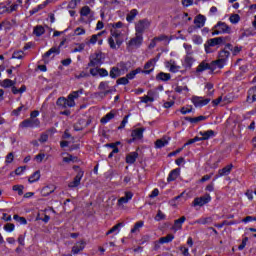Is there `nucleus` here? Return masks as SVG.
<instances>
[{
	"mask_svg": "<svg viewBox=\"0 0 256 256\" xmlns=\"http://www.w3.org/2000/svg\"><path fill=\"white\" fill-rule=\"evenodd\" d=\"M109 26L111 27V37L108 38L110 49H119L123 45V41H125L129 28L121 21L110 23Z\"/></svg>",
	"mask_w": 256,
	"mask_h": 256,
	"instance_id": "nucleus-1",
	"label": "nucleus"
},
{
	"mask_svg": "<svg viewBox=\"0 0 256 256\" xmlns=\"http://www.w3.org/2000/svg\"><path fill=\"white\" fill-rule=\"evenodd\" d=\"M103 53L96 52L90 55L88 67H101L103 65Z\"/></svg>",
	"mask_w": 256,
	"mask_h": 256,
	"instance_id": "nucleus-2",
	"label": "nucleus"
},
{
	"mask_svg": "<svg viewBox=\"0 0 256 256\" xmlns=\"http://www.w3.org/2000/svg\"><path fill=\"white\" fill-rule=\"evenodd\" d=\"M229 55H231V53L225 49L220 51L218 55V60L214 61V64H216V68L223 69V67L227 65Z\"/></svg>",
	"mask_w": 256,
	"mask_h": 256,
	"instance_id": "nucleus-3",
	"label": "nucleus"
},
{
	"mask_svg": "<svg viewBox=\"0 0 256 256\" xmlns=\"http://www.w3.org/2000/svg\"><path fill=\"white\" fill-rule=\"evenodd\" d=\"M217 69L216 64H214V61L211 63L207 62L206 60H203L196 68L197 75H201L204 71H215Z\"/></svg>",
	"mask_w": 256,
	"mask_h": 256,
	"instance_id": "nucleus-4",
	"label": "nucleus"
},
{
	"mask_svg": "<svg viewBox=\"0 0 256 256\" xmlns=\"http://www.w3.org/2000/svg\"><path fill=\"white\" fill-rule=\"evenodd\" d=\"M151 27L149 19H142L135 23V31L138 35H142Z\"/></svg>",
	"mask_w": 256,
	"mask_h": 256,
	"instance_id": "nucleus-5",
	"label": "nucleus"
},
{
	"mask_svg": "<svg viewBox=\"0 0 256 256\" xmlns=\"http://www.w3.org/2000/svg\"><path fill=\"white\" fill-rule=\"evenodd\" d=\"M215 31L213 32V35H221V34H229L231 33V27L227 25L225 22H218L215 26Z\"/></svg>",
	"mask_w": 256,
	"mask_h": 256,
	"instance_id": "nucleus-6",
	"label": "nucleus"
},
{
	"mask_svg": "<svg viewBox=\"0 0 256 256\" xmlns=\"http://www.w3.org/2000/svg\"><path fill=\"white\" fill-rule=\"evenodd\" d=\"M39 125H41V121L37 118L26 119L20 123L21 129L39 127Z\"/></svg>",
	"mask_w": 256,
	"mask_h": 256,
	"instance_id": "nucleus-7",
	"label": "nucleus"
},
{
	"mask_svg": "<svg viewBox=\"0 0 256 256\" xmlns=\"http://www.w3.org/2000/svg\"><path fill=\"white\" fill-rule=\"evenodd\" d=\"M207 203H211V195L204 194L201 197H197L193 201L194 207H203V205H207Z\"/></svg>",
	"mask_w": 256,
	"mask_h": 256,
	"instance_id": "nucleus-8",
	"label": "nucleus"
},
{
	"mask_svg": "<svg viewBox=\"0 0 256 256\" xmlns=\"http://www.w3.org/2000/svg\"><path fill=\"white\" fill-rule=\"evenodd\" d=\"M192 103H193L194 107H205V105H209V103H211V99L203 98V97H199V96H193Z\"/></svg>",
	"mask_w": 256,
	"mask_h": 256,
	"instance_id": "nucleus-9",
	"label": "nucleus"
},
{
	"mask_svg": "<svg viewBox=\"0 0 256 256\" xmlns=\"http://www.w3.org/2000/svg\"><path fill=\"white\" fill-rule=\"evenodd\" d=\"M156 63H157V59H155V58L149 60L144 65V70H141V73H144V75H149L150 73H153V69H155Z\"/></svg>",
	"mask_w": 256,
	"mask_h": 256,
	"instance_id": "nucleus-10",
	"label": "nucleus"
},
{
	"mask_svg": "<svg viewBox=\"0 0 256 256\" xmlns=\"http://www.w3.org/2000/svg\"><path fill=\"white\" fill-rule=\"evenodd\" d=\"M83 171H79L77 175L74 177V180L69 182L68 187L69 189H75V187H79L81 185V180L83 179Z\"/></svg>",
	"mask_w": 256,
	"mask_h": 256,
	"instance_id": "nucleus-11",
	"label": "nucleus"
},
{
	"mask_svg": "<svg viewBox=\"0 0 256 256\" xmlns=\"http://www.w3.org/2000/svg\"><path fill=\"white\" fill-rule=\"evenodd\" d=\"M56 189H57V186H55L54 184H48L40 190L41 196L49 197V195H51V193H55Z\"/></svg>",
	"mask_w": 256,
	"mask_h": 256,
	"instance_id": "nucleus-12",
	"label": "nucleus"
},
{
	"mask_svg": "<svg viewBox=\"0 0 256 256\" xmlns=\"http://www.w3.org/2000/svg\"><path fill=\"white\" fill-rule=\"evenodd\" d=\"M166 69H169L170 73H179L181 66L177 65L175 60H170L165 63Z\"/></svg>",
	"mask_w": 256,
	"mask_h": 256,
	"instance_id": "nucleus-13",
	"label": "nucleus"
},
{
	"mask_svg": "<svg viewBox=\"0 0 256 256\" xmlns=\"http://www.w3.org/2000/svg\"><path fill=\"white\" fill-rule=\"evenodd\" d=\"M195 61H196L195 57L190 56V55H185L184 59L182 61V67H184V69H186V70L191 69V67H193Z\"/></svg>",
	"mask_w": 256,
	"mask_h": 256,
	"instance_id": "nucleus-14",
	"label": "nucleus"
},
{
	"mask_svg": "<svg viewBox=\"0 0 256 256\" xmlns=\"http://www.w3.org/2000/svg\"><path fill=\"white\" fill-rule=\"evenodd\" d=\"M143 43V35L141 34H135V37L132 38L128 43V47H139Z\"/></svg>",
	"mask_w": 256,
	"mask_h": 256,
	"instance_id": "nucleus-15",
	"label": "nucleus"
},
{
	"mask_svg": "<svg viewBox=\"0 0 256 256\" xmlns=\"http://www.w3.org/2000/svg\"><path fill=\"white\" fill-rule=\"evenodd\" d=\"M56 105L58 107H61V109H67V107H75V106H71V100L65 97H60L57 99L56 101Z\"/></svg>",
	"mask_w": 256,
	"mask_h": 256,
	"instance_id": "nucleus-16",
	"label": "nucleus"
},
{
	"mask_svg": "<svg viewBox=\"0 0 256 256\" xmlns=\"http://www.w3.org/2000/svg\"><path fill=\"white\" fill-rule=\"evenodd\" d=\"M232 170H233V164H229V165L225 166L224 168L219 169L216 179H219V177H227V175L231 174Z\"/></svg>",
	"mask_w": 256,
	"mask_h": 256,
	"instance_id": "nucleus-17",
	"label": "nucleus"
},
{
	"mask_svg": "<svg viewBox=\"0 0 256 256\" xmlns=\"http://www.w3.org/2000/svg\"><path fill=\"white\" fill-rule=\"evenodd\" d=\"M187 221V218L185 216H182L181 218L174 221V225L172 226V231L177 232L181 231L183 229V224Z\"/></svg>",
	"mask_w": 256,
	"mask_h": 256,
	"instance_id": "nucleus-18",
	"label": "nucleus"
},
{
	"mask_svg": "<svg viewBox=\"0 0 256 256\" xmlns=\"http://www.w3.org/2000/svg\"><path fill=\"white\" fill-rule=\"evenodd\" d=\"M84 90L79 89L78 91H73L68 95V99L70 100V105L75 107V99H79L80 95H83Z\"/></svg>",
	"mask_w": 256,
	"mask_h": 256,
	"instance_id": "nucleus-19",
	"label": "nucleus"
},
{
	"mask_svg": "<svg viewBox=\"0 0 256 256\" xmlns=\"http://www.w3.org/2000/svg\"><path fill=\"white\" fill-rule=\"evenodd\" d=\"M143 133H145V128H136L132 130V141H139L143 137Z\"/></svg>",
	"mask_w": 256,
	"mask_h": 256,
	"instance_id": "nucleus-20",
	"label": "nucleus"
},
{
	"mask_svg": "<svg viewBox=\"0 0 256 256\" xmlns=\"http://www.w3.org/2000/svg\"><path fill=\"white\" fill-rule=\"evenodd\" d=\"M133 199V193L132 192H125V196L124 197H121L119 200H118V207H122V205H125L127 203H129V201H131Z\"/></svg>",
	"mask_w": 256,
	"mask_h": 256,
	"instance_id": "nucleus-21",
	"label": "nucleus"
},
{
	"mask_svg": "<svg viewBox=\"0 0 256 256\" xmlns=\"http://www.w3.org/2000/svg\"><path fill=\"white\" fill-rule=\"evenodd\" d=\"M81 20L84 21L85 17H93V11L89 6H83L80 10Z\"/></svg>",
	"mask_w": 256,
	"mask_h": 256,
	"instance_id": "nucleus-22",
	"label": "nucleus"
},
{
	"mask_svg": "<svg viewBox=\"0 0 256 256\" xmlns=\"http://www.w3.org/2000/svg\"><path fill=\"white\" fill-rule=\"evenodd\" d=\"M181 175V169L176 168L174 170H172L168 177H167V181L168 183H171L172 181H177L178 177Z\"/></svg>",
	"mask_w": 256,
	"mask_h": 256,
	"instance_id": "nucleus-23",
	"label": "nucleus"
},
{
	"mask_svg": "<svg viewBox=\"0 0 256 256\" xmlns=\"http://www.w3.org/2000/svg\"><path fill=\"white\" fill-rule=\"evenodd\" d=\"M205 21H207V18H205L204 15L199 14L195 17L194 24L197 29H201V27H205Z\"/></svg>",
	"mask_w": 256,
	"mask_h": 256,
	"instance_id": "nucleus-24",
	"label": "nucleus"
},
{
	"mask_svg": "<svg viewBox=\"0 0 256 256\" xmlns=\"http://www.w3.org/2000/svg\"><path fill=\"white\" fill-rule=\"evenodd\" d=\"M83 249H85V241L81 240L72 247V253L73 255H77L78 253H81Z\"/></svg>",
	"mask_w": 256,
	"mask_h": 256,
	"instance_id": "nucleus-25",
	"label": "nucleus"
},
{
	"mask_svg": "<svg viewBox=\"0 0 256 256\" xmlns=\"http://www.w3.org/2000/svg\"><path fill=\"white\" fill-rule=\"evenodd\" d=\"M206 43L210 47H216V45H221V43H225V38H223V37L211 38V39L207 40Z\"/></svg>",
	"mask_w": 256,
	"mask_h": 256,
	"instance_id": "nucleus-26",
	"label": "nucleus"
},
{
	"mask_svg": "<svg viewBox=\"0 0 256 256\" xmlns=\"http://www.w3.org/2000/svg\"><path fill=\"white\" fill-rule=\"evenodd\" d=\"M213 223V218L211 217H202L193 222L192 225H211Z\"/></svg>",
	"mask_w": 256,
	"mask_h": 256,
	"instance_id": "nucleus-27",
	"label": "nucleus"
},
{
	"mask_svg": "<svg viewBox=\"0 0 256 256\" xmlns=\"http://www.w3.org/2000/svg\"><path fill=\"white\" fill-rule=\"evenodd\" d=\"M138 157H139V153H137V152H130L126 156V163L128 165H133V163H135L137 161Z\"/></svg>",
	"mask_w": 256,
	"mask_h": 256,
	"instance_id": "nucleus-28",
	"label": "nucleus"
},
{
	"mask_svg": "<svg viewBox=\"0 0 256 256\" xmlns=\"http://www.w3.org/2000/svg\"><path fill=\"white\" fill-rule=\"evenodd\" d=\"M225 49H228L229 51L232 52V55L236 56L239 55L241 53V51H243V47L241 46H235L233 47L232 44H226Z\"/></svg>",
	"mask_w": 256,
	"mask_h": 256,
	"instance_id": "nucleus-29",
	"label": "nucleus"
},
{
	"mask_svg": "<svg viewBox=\"0 0 256 256\" xmlns=\"http://www.w3.org/2000/svg\"><path fill=\"white\" fill-rule=\"evenodd\" d=\"M256 101V86L248 90L247 103Z\"/></svg>",
	"mask_w": 256,
	"mask_h": 256,
	"instance_id": "nucleus-30",
	"label": "nucleus"
},
{
	"mask_svg": "<svg viewBox=\"0 0 256 256\" xmlns=\"http://www.w3.org/2000/svg\"><path fill=\"white\" fill-rule=\"evenodd\" d=\"M204 141H208L211 137H215L216 133L213 130L201 131L199 133Z\"/></svg>",
	"mask_w": 256,
	"mask_h": 256,
	"instance_id": "nucleus-31",
	"label": "nucleus"
},
{
	"mask_svg": "<svg viewBox=\"0 0 256 256\" xmlns=\"http://www.w3.org/2000/svg\"><path fill=\"white\" fill-rule=\"evenodd\" d=\"M165 145H169V138L158 139L155 142L156 149H162V147H165Z\"/></svg>",
	"mask_w": 256,
	"mask_h": 256,
	"instance_id": "nucleus-32",
	"label": "nucleus"
},
{
	"mask_svg": "<svg viewBox=\"0 0 256 256\" xmlns=\"http://www.w3.org/2000/svg\"><path fill=\"white\" fill-rule=\"evenodd\" d=\"M39 179H41V171L37 170L28 178V182L29 183H37V181H39Z\"/></svg>",
	"mask_w": 256,
	"mask_h": 256,
	"instance_id": "nucleus-33",
	"label": "nucleus"
},
{
	"mask_svg": "<svg viewBox=\"0 0 256 256\" xmlns=\"http://www.w3.org/2000/svg\"><path fill=\"white\" fill-rule=\"evenodd\" d=\"M105 31L99 32L98 34H94L90 37L89 41L87 42V45H95L99 41V37L103 35Z\"/></svg>",
	"mask_w": 256,
	"mask_h": 256,
	"instance_id": "nucleus-34",
	"label": "nucleus"
},
{
	"mask_svg": "<svg viewBox=\"0 0 256 256\" xmlns=\"http://www.w3.org/2000/svg\"><path fill=\"white\" fill-rule=\"evenodd\" d=\"M205 119H207V117L205 116H198V117H186L185 118V121H189V123H192V124H197V123H200V121H205Z\"/></svg>",
	"mask_w": 256,
	"mask_h": 256,
	"instance_id": "nucleus-35",
	"label": "nucleus"
},
{
	"mask_svg": "<svg viewBox=\"0 0 256 256\" xmlns=\"http://www.w3.org/2000/svg\"><path fill=\"white\" fill-rule=\"evenodd\" d=\"M115 118V113H113V111L107 113L104 117L101 118L100 123H102L103 125H105L106 123H109V121H111V119Z\"/></svg>",
	"mask_w": 256,
	"mask_h": 256,
	"instance_id": "nucleus-36",
	"label": "nucleus"
},
{
	"mask_svg": "<svg viewBox=\"0 0 256 256\" xmlns=\"http://www.w3.org/2000/svg\"><path fill=\"white\" fill-rule=\"evenodd\" d=\"M53 53H55L56 55H59V53H61L60 48L58 47H52L49 51H47L44 55L43 58L47 59L49 57H51V55H53Z\"/></svg>",
	"mask_w": 256,
	"mask_h": 256,
	"instance_id": "nucleus-37",
	"label": "nucleus"
},
{
	"mask_svg": "<svg viewBox=\"0 0 256 256\" xmlns=\"http://www.w3.org/2000/svg\"><path fill=\"white\" fill-rule=\"evenodd\" d=\"M121 70L118 67H112L109 73V76L111 79H117V77H120Z\"/></svg>",
	"mask_w": 256,
	"mask_h": 256,
	"instance_id": "nucleus-38",
	"label": "nucleus"
},
{
	"mask_svg": "<svg viewBox=\"0 0 256 256\" xmlns=\"http://www.w3.org/2000/svg\"><path fill=\"white\" fill-rule=\"evenodd\" d=\"M185 195V192H182L180 195L174 197L172 200H170V205L172 207H177L179 205V202L181 201L182 197Z\"/></svg>",
	"mask_w": 256,
	"mask_h": 256,
	"instance_id": "nucleus-39",
	"label": "nucleus"
},
{
	"mask_svg": "<svg viewBox=\"0 0 256 256\" xmlns=\"http://www.w3.org/2000/svg\"><path fill=\"white\" fill-rule=\"evenodd\" d=\"M138 13L139 12L137 11V9L131 10L130 13H128L126 16V20L128 21V23H131L132 21H134Z\"/></svg>",
	"mask_w": 256,
	"mask_h": 256,
	"instance_id": "nucleus-40",
	"label": "nucleus"
},
{
	"mask_svg": "<svg viewBox=\"0 0 256 256\" xmlns=\"http://www.w3.org/2000/svg\"><path fill=\"white\" fill-rule=\"evenodd\" d=\"M173 239H175V235L168 234L166 237H161L158 242L163 245L165 243H171V241H173Z\"/></svg>",
	"mask_w": 256,
	"mask_h": 256,
	"instance_id": "nucleus-41",
	"label": "nucleus"
},
{
	"mask_svg": "<svg viewBox=\"0 0 256 256\" xmlns=\"http://www.w3.org/2000/svg\"><path fill=\"white\" fill-rule=\"evenodd\" d=\"M156 79H159L160 81H170L171 80V74L169 73H164L160 72L157 76Z\"/></svg>",
	"mask_w": 256,
	"mask_h": 256,
	"instance_id": "nucleus-42",
	"label": "nucleus"
},
{
	"mask_svg": "<svg viewBox=\"0 0 256 256\" xmlns=\"http://www.w3.org/2000/svg\"><path fill=\"white\" fill-rule=\"evenodd\" d=\"M139 73H141V68H136L135 70H132L131 72H129L126 75V78H128V81L133 80L134 77H136L137 75H139Z\"/></svg>",
	"mask_w": 256,
	"mask_h": 256,
	"instance_id": "nucleus-43",
	"label": "nucleus"
},
{
	"mask_svg": "<svg viewBox=\"0 0 256 256\" xmlns=\"http://www.w3.org/2000/svg\"><path fill=\"white\" fill-rule=\"evenodd\" d=\"M12 59H25V52L23 50L14 51Z\"/></svg>",
	"mask_w": 256,
	"mask_h": 256,
	"instance_id": "nucleus-44",
	"label": "nucleus"
},
{
	"mask_svg": "<svg viewBox=\"0 0 256 256\" xmlns=\"http://www.w3.org/2000/svg\"><path fill=\"white\" fill-rule=\"evenodd\" d=\"M33 33L36 37H41L45 33V28L43 26H36Z\"/></svg>",
	"mask_w": 256,
	"mask_h": 256,
	"instance_id": "nucleus-45",
	"label": "nucleus"
},
{
	"mask_svg": "<svg viewBox=\"0 0 256 256\" xmlns=\"http://www.w3.org/2000/svg\"><path fill=\"white\" fill-rule=\"evenodd\" d=\"M13 85H15V81L11 79H4L1 83V87H4L5 89L13 87Z\"/></svg>",
	"mask_w": 256,
	"mask_h": 256,
	"instance_id": "nucleus-46",
	"label": "nucleus"
},
{
	"mask_svg": "<svg viewBox=\"0 0 256 256\" xmlns=\"http://www.w3.org/2000/svg\"><path fill=\"white\" fill-rule=\"evenodd\" d=\"M229 21L230 23H232L233 25H237V23H239V21H241V16H239V14H232L229 17Z\"/></svg>",
	"mask_w": 256,
	"mask_h": 256,
	"instance_id": "nucleus-47",
	"label": "nucleus"
},
{
	"mask_svg": "<svg viewBox=\"0 0 256 256\" xmlns=\"http://www.w3.org/2000/svg\"><path fill=\"white\" fill-rule=\"evenodd\" d=\"M123 227V223H118L115 226H113L106 235H111V233H119V228Z\"/></svg>",
	"mask_w": 256,
	"mask_h": 256,
	"instance_id": "nucleus-48",
	"label": "nucleus"
},
{
	"mask_svg": "<svg viewBox=\"0 0 256 256\" xmlns=\"http://www.w3.org/2000/svg\"><path fill=\"white\" fill-rule=\"evenodd\" d=\"M174 90L176 93H183V91H186V93H189V87H187V85H182V86L177 85L174 88Z\"/></svg>",
	"mask_w": 256,
	"mask_h": 256,
	"instance_id": "nucleus-49",
	"label": "nucleus"
},
{
	"mask_svg": "<svg viewBox=\"0 0 256 256\" xmlns=\"http://www.w3.org/2000/svg\"><path fill=\"white\" fill-rule=\"evenodd\" d=\"M205 89L208 90L207 95L209 97H213V93H215V90H213V83L207 82L205 85Z\"/></svg>",
	"mask_w": 256,
	"mask_h": 256,
	"instance_id": "nucleus-50",
	"label": "nucleus"
},
{
	"mask_svg": "<svg viewBox=\"0 0 256 256\" xmlns=\"http://www.w3.org/2000/svg\"><path fill=\"white\" fill-rule=\"evenodd\" d=\"M183 47L185 49L186 55L193 56V46H191V44L184 43Z\"/></svg>",
	"mask_w": 256,
	"mask_h": 256,
	"instance_id": "nucleus-51",
	"label": "nucleus"
},
{
	"mask_svg": "<svg viewBox=\"0 0 256 256\" xmlns=\"http://www.w3.org/2000/svg\"><path fill=\"white\" fill-rule=\"evenodd\" d=\"M19 5H23V0H17L14 4L10 6V12L17 11L19 9Z\"/></svg>",
	"mask_w": 256,
	"mask_h": 256,
	"instance_id": "nucleus-52",
	"label": "nucleus"
},
{
	"mask_svg": "<svg viewBox=\"0 0 256 256\" xmlns=\"http://www.w3.org/2000/svg\"><path fill=\"white\" fill-rule=\"evenodd\" d=\"M14 221H17L20 223V225H27V219L25 217H20L19 215H14L13 217Z\"/></svg>",
	"mask_w": 256,
	"mask_h": 256,
	"instance_id": "nucleus-53",
	"label": "nucleus"
},
{
	"mask_svg": "<svg viewBox=\"0 0 256 256\" xmlns=\"http://www.w3.org/2000/svg\"><path fill=\"white\" fill-rule=\"evenodd\" d=\"M166 215L163 213V211H161V210H158V212H157V214H156V216H155V221H163V220H165L166 219Z\"/></svg>",
	"mask_w": 256,
	"mask_h": 256,
	"instance_id": "nucleus-54",
	"label": "nucleus"
},
{
	"mask_svg": "<svg viewBox=\"0 0 256 256\" xmlns=\"http://www.w3.org/2000/svg\"><path fill=\"white\" fill-rule=\"evenodd\" d=\"M192 41L195 45H201L203 43V38L199 35L192 36Z\"/></svg>",
	"mask_w": 256,
	"mask_h": 256,
	"instance_id": "nucleus-55",
	"label": "nucleus"
},
{
	"mask_svg": "<svg viewBox=\"0 0 256 256\" xmlns=\"http://www.w3.org/2000/svg\"><path fill=\"white\" fill-rule=\"evenodd\" d=\"M141 227H143V221L136 222L134 227L131 229V233H137Z\"/></svg>",
	"mask_w": 256,
	"mask_h": 256,
	"instance_id": "nucleus-56",
	"label": "nucleus"
},
{
	"mask_svg": "<svg viewBox=\"0 0 256 256\" xmlns=\"http://www.w3.org/2000/svg\"><path fill=\"white\" fill-rule=\"evenodd\" d=\"M117 85H129V79L126 77L119 78L116 81Z\"/></svg>",
	"mask_w": 256,
	"mask_h": 256,
	"instance_id": "nucleus-57",
	"label": "nucleus"
},
{
	"mask_svg": "<svg viewBox=\"0 0 256 256\" xmlns=\"http://www.w3.org/2000/svg\"><path fill=\"white\" fill-rule=\"evenodd\" d=\"M4 231H7L8 233H12V231H15V224L7 223L4 226Z\"/></svg>",
	"mask_w": 256,
	"mask_h": 256,
	"instance_id": "nucleus-58",
	"label": "nucleus"
},
{
	"mask_svg": "<svg viewBox=\"0 0 256 256\" xmlns=\"http://www.w3.org/2000/svg\"><path fill=\"white\" fill-rule=\"evenodd\" d=\"M23 189H25V187L23 185H14L13 186V191H17L18 195H23Z\"/></svg>",
	"mask_w": 256,
	"mask_h": 256,
	"instance_id": "nucleus-59",
	"label": "nucleus"
},
{
	"mask_svg": "<svg viewBox=\"0 0 256 256\" xmlns=\"http://www.w3.org/2000/svg\"><path fill=\"white\" fill-rule=\"evenodd\" d=\"M85 49V44L81 43L78 44L76 48L73 49L72 53H81V51H84Z\"/></svg>",
	"mask_w": 256,
	"mask_h": 256,
	"instance_id": "nucleus-60",
	"label": "nucleus"
},
{
	"mask_svg": "<svg viewBox=\"0 0 256 256\" xmlns=\"http://www.w3.org/2000/svg\"><path fill=\"white\" fill-rule=\"evenodd\" d=\"M98 89H100V91H107V89H109V82H100Z\"/></svg>",
	"mask_w": 256,
	"mask_h": 256,
	"instance_id": "nucleus-61",
	"label": "nucleus"
},
{
	"mask_svg": "<svg viewBox=\"0 0 256 256\" xmlns=\"http://www.w3.org/2000/svg\"><path fill=\"white\" fill-rule=\"evenodd\" d=\"M98 75H100V77H108L109 72L105 68H98Z\"/></svg>",
	"mask_w": 256,
	"mask_h": 256,
	"instance_id": "nucleus-62",
	"label": "nucleus"
},
{
	"mask_svg": "<svg viewBox=\"0 0 256 256\" xmlns=\"http://www.w3.org/2000/svg\"><path fill=\"white\" fill-rule=\"evenodd\" d=\"M127 123H129V115H126L123 118V120H122L120 126L118 127V129H125V125H127Z\"/></svg>",
	"mask_w": 256,
	"mask_h": 256,
	"instance_id": "nucleus-63",
	"label": "nucleus"
},
{
	"mask_svg": "<svg viewBox=\"0 0 256 256\" xmlns=\"http://www.w3.org/2000/svg\"><path fill=\"white\" fill-rule=\"evenodd\" d=\"M75 35L80 36V35H85L86 31L83 27H77L74 30Z\"/></svg>",
	"mask_w": 256,
	"mask_h": 256,
	"instance_id": "nucleus-64",
	"label": "nucleus"
}]
</instances>
